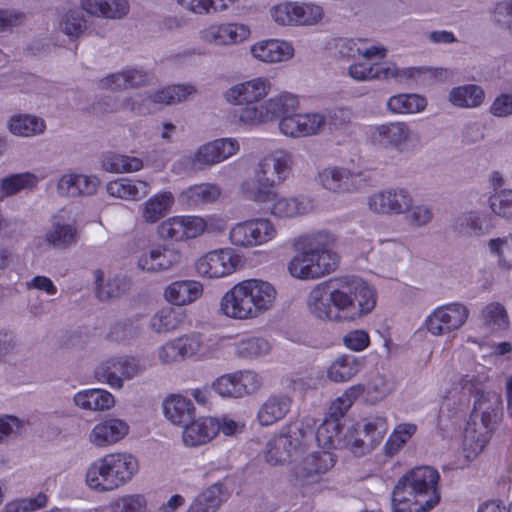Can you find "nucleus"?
<instances>
[{
	"mask_svg": "<svg viewBox=\"0 0 512 512\" xmlns=\"http://www.w3.org/2000/svg\"><path fill=\"white\" fill-rule=\"evenodd\" d=\"M307 305L319 319L355 321L375 308L376 291L360 277H336L316 285L308 295Z\"/></svg>",
	"mask_w": 512,
	"mask_h": 512,
	"instance_id": "1",
	"label": "nucleus"
},
{
	"mask_svg": "<svg viewBox=\"0 0 512 512\" xmlns=\"http://www.w3.org/2000/svg\"><path fill=\"white\" fill-rule=\"evenodd\" d=\"M334 243V236L326 231L300 236L295 242L296 255L288 264L289 273L300 280H316L334 272L339 265Z\"/></svg>",
	"mask_w": 512,
	"mask_h": 512,
	"instance_id": "2",
	"label": "nucleus"
},
{
	"mask_svg": "<svg viewBox=\"0 0 512 512\" xmlns=\"http://www.w3.org/2000/svg\"><path fill=\"white\" fill-rule=\"evenodd\" d=\"M276 295V289L267 281L244 280L224 294L220 311L233 319H253L273 306Z\"/></svg>",
	"mask_w": 512,
	"mask_h": 512,
	"instance_id": "3",
	"label": "nucleus"
},
{
	"mask_svg": "<svg viewBox=\"0 0 512 512\" xmlns=\"http://www.w3.org/2000/svg\"><path fill=\"white\" fill-rule=\"evenodd\" d=\"M293 160L290 153L279 150L260 160L254 178L241 184L244 196L257 203H268L276 198L274 188L289 175Z\"/></svg>",
	"mask_w": 512,
	"mask_h": 512,
	"instance_id": "4",
	"label": "nucleus"
},
{
	"mask_svg": "<svg viewBox=\"0 0 512 512\" xmlns=\"http://www.w3.org/2000/svg\"><path fill=\"white\" fill-rule=\"evenodd\" d=\"M138 468V461L131 454H108L88 468L86 483L91 489L100 492L112 491L129 482Z\"/></svg>",
	"mask_w": 512,
	"mask_h": 512,
	"instance_id": "5",
	"label": "nucleus"
},
{
	"mask_svg": "<svg viewBox=\"0 0 512 512\" xmlns=\"http://www.w3.org/2000/svg\"><path fill=\"white\" fill-rule=\"evenodd\" d=\"M314 428L308 423H290L285 432L272 438L267 444L266 461L272 465L289 463L313 439Z\"/></svg>",
	"mask_w": 512,
	"mask_h": 512,
	"instance_id": "6",
	"label": "nucleus"
},
{
	"mask_svg": "<svg viewBox=\"0 0 512 512\" xmlns=\"http://www.w3.org/2000/svg\"><path fill=\"white\" fill-rule=\"evenodd\" d=\"M242 266V255L229 247L210 251L195 262L197 273L209 279L228 276Z\"/></svg>",
	"mask_w": 512,
	"mask_h": 512,
	"instance_id": "7",
	"label": "nucleus"
},
{
	"mask_svg": "<svg viewBox=\"0 0 512 512\" xmlns=\"http://www.w3.org/2000/svg\"><path fill=\"white\" fill-rule=\"evenodd\" d=\"M143 371L144 366L140 360L132 356H121L102 362L95 370V377L111 388L121 389L124 380H130Z\"/></svg>",
	"mask_w": 512,
	"mask_h": 512,
	"instance_id": "8",
	"label": "nucleus"
},
{
	"mask_svg": "<svg viewBox=\"0 0 512 512\" xmlns=\"http://www.w3.org/2000/svg\"><path fill=\"white\" fill-rule=\"evenodd\" d=\"M412 203L411 193L402 187L379 190L367 198L369 210L385 216L401 215L411 208Z\"/></svg>",
	"mask_w": 512,
	"mask_h": 512,
	"instance_id": "9",
	"label": "nucleus"
},
{
	"mask_svg": "<svg viewBox=\"0 0 512 512\" xmlns=\"http://www.w3.org/2000/svg\"><path fill=\"white\" fill-rule=\"evenodd\" d=\"M276 229L268 219L259 218L236 224L229 233L232 244L241 247H254L271 241Z\"/></svg>",
	"mask_w": 512,
	"mask_h": 512,
	"instance_id": "10",
	"label": "nucleus"
},
{
	"mask_svg": "<svg viewBox=\"0 0 512 512\" xmlns=\"http://www.w3.org/2000/svg\"><path fill=\"white\" fill-rule=\"evenodd\" d=\"M411 136L409 126L400 121L373 126L369 132V140L373 146L399 153L405 150Z\"/></svg>",
	"mask_w": 512,
	"mask_h": 512,
	"instance_id": "11",
	"label": "nucleus"
},
{
	"mask_svg": "<svg viewBox=\"0 0 512 512\" xmlns=\"http://www.w3.org/2000/svg\"><path fill=\"white\" fill-rule=\"evenodd\" d=\"M440 500L439 495H431L430 498L419 496L418 491L401 477L395 485L392 493L393 512H428Z\"/></svg>",
	"mask_w": 512,
	"mask_h": 512,
	"instance_id": "12",
	"label": "nucleus"
},
{
	"mask_svg": "<svg viewBox=\"0 0 512 512\" xmlns=\"http://www.w3.org/2000/svg\"><path fill=\"white\" fill-rule=\"evenodd\" d=\"M467 307L460 303L448 304L437 308L426 320V327L433 335H443L457 330L468 318Z\"/></svg>",
	"mask_w": 512,
	"mask_h": 512,
	"instance_id": "13",
	"label": "nucleus"
},
{
	"mask_svg": "<svg viewBox=\"0 0 512 512\" xmlns=\"http://www.w3.org/2000/svg\"><path fill=\"white\" fill-rule=\"evenodd\" d=\"M388 425L384 417L373 416L365 418L362 424H357V436L349 442L355 455H363L374 449L387 433Z\"/></svg>",
	"mask_w": 512,
	"mask_h": 512,
	"instance_id": "14",
	"label": "nucleus"
},
{
	"mask_svg": "<svg viewBox=\"0 0 512 512\" xmlns=\"http://www.w3.org/2000/svg\"><path fill=\"white\" fill-rule=\"evenodd\" d=\"M206 228V223L196 216H177L163 221L158 226V234L164 240L183 241L196 238Z\"/></svg>",
	"mask_w": 512,
	"mask_h": 512,
	"instance_id": "15",
	"label": "nucleus"
},
{
	"mask_svg": "<svg viewBox=\"0 0 512 512\" xmlns=\"http://www.w3.org/2000/svg\"><path fill=\"white\" fill-rule=\"evenodd\" d=\"M326 124V118L320 113H291L281 118L280 131L293 138L307 137L320 133Z\"/></svg>",
	"mask_w": 512,
	"mask_h": 512,
	"instance_id": "16",
	"label": "nucleus"
},
{
	"mask_svg": "<svg viewBox=\"0 0 512 512\" xmlns=\"http://www.w3.org/2000/svg\"><path fill=\"white\" fill-rule=\"evenodd\" d=\"M239 150L238 141L232 138L216 139L202 145L194 156V166L202 169L212 166L235 155Z\"/></svg>",
	"mask_w": 512,
	"mask_h": 512,
	"instance_id": "17",
	"label": "nucleus"
},
{
	"mask_svg": "<svg viewBox=\"0 0 512 512\" xmlns=\"http://www.w3.org/2000/svg\"><path fill=\"white\" fill-rule=\"evenodd\" d=\"M334 465L333 455L327 451L314 452L304 457L292 468L295 479L302 484L317 480V476L325 473Z\"/></svg>",
	"mask_w": 512,
	"mask_h": 512,
	"instance_id": "18",
	"label": "nucleus"
},
{
	"mask_svg": "<svg viewBox=\"0 0 512 512\" xmlns=\"http://www.w3.org/2000/svg\"><path fill=\"white\" fill-rule=\"evenodd\" d=\"M319 184L333 193L352 192L359 188L360 174L343 167H327L318 174Z\"/></svg>",
	"mask_w": 512,
	"mask_h": 512,
	"instance_id": "19",
	"label": "nucleus"
},
{
	"mask_svg": "<svg viewBox=\"0 0 512 512\" xmlns=\"http://www.w3.org/2000/svg\"><path fill=\"white\" fill-rule=\"evenodd\" d=\"M271 83L267 78L257 77L231 87L225 94L226 100L235 105L258 103L270 91Z\"/></svg>",
	"mask_w": 512,
	"mask_h": 512,
	"instance_id": "20",
	"label": "nucleus"
},
{
	"mask_svg": "<svg viewBox=\"0 0 512 512\" xmlns=\"http://www.w3.org/2000/svg\"><path fill=\"white\" fill-rule=\"evenodd\" d=\"M181 252L171 246H158L142 255L138 260V266L148 272L166 271L179 264Z\"/></svg>",
	"mask_w": 512,
	"mask_h": 512,
	"instance_id": "21",
	"label": "nucleus"
},
{
	"mask_svg": "<svg viewBox=\"0 0 512 512\" xmlns=\"http://www.w3.org/2000/svg\"><path fill=\"white\" fill-rule=\"evenodd\" d=\"M250 30L241 24L211 25L201 32V38L213 45H232L248 38Z\"/></svg>",
	"mask_w": 512,
	"mask_h": 512,
	"instance_id": "22",
	"label": "nucleus"
},
{
	"mask_svg": "<svg viewBox=\"0 0 512 512\" xmlns=\"http://www.w3.org/2000/svg\"><path fill=\"white\" fill-rule=\"evenodd\" d=\"M181 360L187 358H211L218 349V344L212 339L198 332L185 334L176 339Z\"/></svg>",
	"mask_w": 512,
	"mask_h": 512,
	"instance_id": "23",
	"label": "nucleus"
},
{
	"mask_svg": "<svg viewBox=\"0 0 512 512\" xmlns=\"http://www.w3.org/2000/svg\"><path fill=\"white\" fill-rule=\"evenodd\" d=\"M219 432L218 418L203 417L185 426L183 441L187 446H199L211 441Z\"/></svg>",
	"mask_w": 512,
	"mask_h": 512,
	"instance_id": "24",
	"label": "nucleus"
},
{
	"mask_svg": "<svg viewBox=\"0 0 512 512\" xmlns=\"http://www.w3.org/2000/svg\"><path fill=\"white\" fill-rule=\"evenodd\" d=\"M128 431L129 426L126 422L119 419H108L93 428L90 441L97 447H106L124 438Z\"/></svg>",
	"mask_w": 512,
	"mask_h": 512,
	"instance_id": "25",
	"label": "nucleus"
},
{
	"mask_svg": "<svg viewBox=\"0 0 512 512\" xmlns=\"http://www.w3.org/2000/svg\"><path fill=\"white\" fill-rule=\"evenodd\" d=\"M402 477L418 491L419 496L430 498L431 495H439V473L430 466L416 467Z\"/></svg>",
	"mask_w": 512,
	"mask_h": 512,
	"instance_id": "26",
	"label": "nucleus"
},
{
	"mask_svg": "<svg viewBox=\"0 0 512 512\" xmlns=\"http://www.w3.org/2000/svg\"><path fill=\"white\" fill-rule=\"evenodd\" d=\"M96 284V297L106 302L126 294L131 288V279L125 275H116L104 282V273L98 269L94 271Z\"/></svg>",
	"mask_w": 512,
	"mask_h": 512,
	"instance_id": "27",
	"label": "nucleus"
},
{
	"mask_svg": "<svg viewBox=\"0 0 512 512\" xmlns=\"http://www.w3.org/2000/svg\"><path fill=\"white\" fill-rule=\"evenodd\" d=\"M251 53L259 61L277 63L289 60L293 56L294 49L288 42L271 39L253 45Z\"/></svg>",
	"mask_w": 512,
	"mask_h": 512,
	"instance_id": "28",
	"label": "nucleus"
},
{
	"mask_svg": "<svg viewBox=\"0 0 512 512\" xmlns=\"http://www.w3.org/2000/svg\"><path fill=\"white\" fill-rule=\"evenodd\" d=\"M45 239L54 248L63 250L77 243L78 232L73 223L62 216H54Z\"/></svg>",
	"mask_w": 512,
	"mask_h": 512,
	"instance_id": "29",
	"label": "nucleus"
},
{
	"mask_svg": "<svg viewBox=\"0 0 512 512\" xmlns=\"http://www.w3.org/2000/svg\"><path fill=\"white\" fill-rule=\"evenodd\" d=\"M272 202L271 213L279 218L302 216L314 210V202L307 196L276 197Z\"/></svg>",
	"mask_w": 512,
	"mask_h": 512,
	"instance_id": "30",
	"label": "nucleus"
},
{
	"mask_svg": "<svg viewBox=\"0 0 512 512\" xmlns=\"http://www.w3.org/2000/svg\"><path fill=\"white\" fill-rule=\"evenodd\" d=\"M203 285L198 281L184 280L171 283L165 289L167 301L178 306L187 305L201 297Z\"/></svg>",
	"mask_w": 512,
	"mask_h": 512,
	"instance_id": "31",
	"label": "nucleus"
},
{
	"mask_svg": "<svg viewBox=\"0 0 512 512\" xmlns=\"http://www.w3.org/2000/svg\"><path fill=\"white\" fill-rule=\"evenodd\" d=\"M292 400L287 395L270 396L260 407L257 417L262 426L272 425L290 411Z\"/></svg>",
	"mask_w": 512,
	"mask_h": 512,
	"instance_id": "32",
	"label": "nucleus"
},
{
	"mask_svg": "<svg viewBox=\"0 0 512 512\" xmlns=\"http://www.w3.org/2000/svg\"><path fill=\"white\" fill-rule=\"evenodd\" d=\"M150 190V185L146 181L121 178L110 181L106 186V191L110 196L125 199L138 200L145 197Z\"/></svg>",
	"mask_w": 512,
	"mask_h": 512,
	"instance_id": "33",
	"label": "nucleus"
},
{
	"mask_svg": "<svg viewBox=\"0 0 512 512\" xmlns=\"http://www.w3.org/2000/svg\"><path fill=\"white\" fill-rule=\"evenodd\" d=\"M227 493L222 483H215L200 493L186 512H216L226 501Z\"/></svg>",
	"mask_w": 512,
	"mask_h": 512,
	"instance_id": "34",
	"label": "nucleus"
},
{
	"mask_svg": "<svg viewBox=\"0 0 512 512\" xmlns=\"http://www.w3.org/2000/svg\"><path fill=\"white\" fill-rule=\"evenodd\" d=\"M501 411L502 401L500 396L495 392L487 391L475 398L471 415L475 418L482 419L484 422L497 423Z\"/></svg>",
	"mask_w": 512,
	"mask_h": 512,
	"instance_id": "35",
	"label": "nucleus"
},
{
	"mask_svg": "<svg viewBox=\"0 0 512 512\" xmlns=\"http://www.w3.org/2000/svg\"><path fill=\"white\" fill-rule=\"evenodd\" d=\"M74 403L85 410L103 411L114 406L113 395L103 389H89L78 392L74 396Z\"/></svg>",
	"mask_w": 512,
	"mask_h": 512,
	"instance_id": "36",
	"label": "nucleus"
},
{
	"mask_svg": "<svg viewBox=\"0 0 512 512\" xmlns=\"http://www.w3.org/2000/svg\"><path fill=\"white\" fill-rule=\"evenodd\" d=\"M174 204V196L169 191L155 194L143 206L142 217L147 223H156L165 217Z\"/></svg>",
	"mask_w": 512,
	"mask_h": 512,
	"instance_id": "37",
	"label": "nucleus"
},
{
	"mask_svg": "<svg viewBox=\"0 0 512 512\" xmlns=\"http://www.w3.org/2000/svg\"><path fill=\"white\" fill-rule=\"evenodd\" d=\"M496 424L484 422L471 415L464 432L465 442L470 443L473 450H482L489 441Z\"/></svg>",
	"mask_w": 512,
	"mask_h": 512,
	"instance_id": "38",
	"label": "nucleus"
},
{
	"mask_svg": "<svg viewBox=\"0 0 512 512\" xmlns=\"http://www.w3.org/2000/svg\"><path fill=\"white\" fill-rule=\"evenodd\" d=\"M164 413L174 424L186 426L193 418L194 406L185 397L172 396L164 402Z\"/></svg>",
	"mask_w": 512,
	"mask_h": 512,
	"instance_id": "39",
	"label": "nucleus"
},
{
	"mask_svg": "<svg viewBox=\"0 0 512 512\" xmlns=\"http://www.w3.org/2000/svg\"><path fill=\"white\" fill-rule=\"evenodd\" d=\"M221 189L212 183H202L188 187L184 190L179 200L188 206L195 207L201 204L210 203L219 198Z\"/></svg>",
	"mask_w": 512,
	"mask_h": 512,
	"instance_id": "40",
	"label": "nucleus"
},
{
	"mask_svg": "<svg viewBox=\"0 0 512 512\" xmlns=\"http://www.w3.org/2000/svg\"><path fill=\"white\" fill-rule=\"evenodd\" d=\"M9 131L17 136L32 137L42 134L46 129L45 121L29 114H17L8 121Z\"/></svg>",
	"mask_w": 512,
	"mask_h": 512,
	"instance_id": "41",
	"label": "nucleus"
},
{
	"mask_svg": "<svg viewBox=\"0 0 512 512\" xmlns=\"http://www.w3.org/2000/svg\"><path fill=\"white\" fill-rule=\"evenodd\" d=\"M485 98L484 90L474 84L455 87L449 94L450 102L458 107L475 108L480 106Z\"/></svg>",
	"mask_w": 512,
	"mask_h": 512,
	"instance_id": "42",
	"label": "nucleus"
},
{
	"mask_svg": "<svg viewBox=\"0 0 512 512\" xmlns=\"http://www.w3.org/2000/svg\"><path fill=\"white\" fill-rule=\"evenodd\" d=\"M264 103L265 115L268 116L269 121L294 113L299 104L297 97L288 92L274 96Z\"/></svg>",
	"mask_w": 512,
	"mask_h": 512,
	"instance_id": "43",
	"label": "nucleus"
},
{
	"mask_svg": "<svg viewBox=\"0 0 512 512\" xmlns=\"http://www.w3.org/2000/svg\"><path fill=\"white\" fill-rule=\"evenodd\" d=\"M146 79L147 77L143 72L129 69L107 76L101 80V85L103 88L110 90L128 89L143 84Z\"/></svg>",
	"mask_w": 512,
	"mask_h": 512,
	"instance_id": "44",
	"label": "nucleus"
},
{
	"mask_svg": "<svg viewBox=\"0 0 512 512\" xmlns=\"http://www.w3.org/2000/svg\"><path fill=\"white\" fill-rule=\"evenodd\" d=\"M427 105L424 97L418 94L394 95L387 101V108L395 114L418 113Z\"/></svg>",
	"mask_w": 512,
	"mask_h": 512,
	"instance_id": "45",
	"label": "nucleus"
},
{
	"mask_svg": "<svg viewBox=\"0 0 512 512\" xmlns=\"http://www.w3.org/2000/svg\"><path fill=\"white\" fill-rule=\"evenodd\" d=\"M361 362L352 355L337 358L328 370V377L333 382H346L360 370Z\"/></svg>",
	"mask_w": 512,
	"mask_h": 512,
	"instance_id": "46",
	"label": "nucleus"
},
{
	"mask_svg": "<svg viewBox=\"0 0 512 512\" xmlns=\"http://www.w3.org/2000/svg\"><path fill=\"white\" fill-rule=\"evenodd\" d=\"M38 182L39 178L31 172L12 174L0 182L1 197H8L22 190L33 189Z\"/></svg>",
	"mask_w": 512,
	"mask_h": 512,
	"instance_id": "47",
	"label": "nucleus"
},
{
	"mask_svg": "<svg viewBox=\"0 0 512 512\" xmlns=\"http://www.w3.org/2000/svg\"><path fill=\"white\" fill-rule=\"evenodd\" d=\"M148 102V96L144 97L142 95L119 99H112L110 97L104 99V103L109 106V112L131 111L136 115H145L149 112Z\"/></svg>",
	"mask_w": 512,
	"mask_h": 512,
	"instance_id": "48",
	"label": "nucleus"
},
{
	"mask_svg": "<svg viewBox=\"0 0 512 512\" xmlns=\"http://www.w3.org/2000/svg\"><path fill=\"white\" fill-rule=\"evenodd\" d=\"M184 320L181 310L175 308H163L150 320V327L157 333H165L175 330Z\"/></svg>",
	"mask_w": 512,
	"mask_h": 512,
	"instance_id": "49",
	"label": "nucleus"
},
{
	"mask_svg": "<svg viewBox=\"0 0 512 512\" xmlns=\"http://www.w3.org/2000/svg\"><path fill=\"white\" fill-rule=\"evenodd\" d=\"M193 92L194 88L192 86H170L148 95V100L150 103L172 105L185 100Z\"/></svg>",
	"mask_w": 512,
	"mask_h": 512,
	"instance_id": "50",
	"label": "nucleus"
},
{
	"mask_svg": "<svg viewBox=\"0 0 512 512\" xmlns=\"http://www.w3.org/2000/svg\"><path fill=\"white\" fill-rule=\"evenodd\" d=\"M110 512H149L148 501L142 494H128L109 505Z\"/></svg>",
	"mask_w": 512,
	"mask_h": 512,
	"instance_id": "51",
	"label": "nucleus"
},
{
	"mask_svg": "<svg viewBox=\"0 0 512 512\" xmlns=\"http://www.w3.org/2000/svg\"><path fill=\"white\" fill-rule=\"evenodd\" d=\"M340 432V422L325 418L316 432L314 431L313 438L317 440L319 446L329 449L336 446L335 443L339 441Z\"/></svg>",
	"mask_w": 512,
	"mask_h": 512,
	"instance_id": "52",
	"label": "nucleus"
},
{
	"mask_svg": "<svg viewBox=\"0 0 512 512\" xmlns=\"http://www.w3.org/2000/svg\"><path fill=\"white\" fill-rule=\"evenodd\" d=\"M454 229L465 235L482 236L485 234L480 214L473 211L460 215L455 220Z\"/></svg>",
	"mask_w": 512,
	"mask_h": 512,
	"instance_id": "53",
	"label": "nucleus"
},
{
	"mask_svg": "<svg viewBox=\"0 0 512 512\" xmlns=\"http://www.w3.org/2000/svg\"><path fill=\"white\" fill-rule=\"evenodd\" d=\"M416 431V426L412 424H402L392 433L384 446V453L387 456H394L408 441Z\"/></svg>",
	"mask_w": 512,
	"mask_h": 512,
	"instance_id": "54",
	"label": "nucleus"
},
{
	"mask_svg": "<svg viewBox=\"0 0 512 512\" xmlns=\"http://www.w3.org/2000/svg\"><path fill=\"white\" fill-rule=\"evenodd\" d=\"M270 348V344L264 338L251 337L241 340L236 346V351L240 357L254 358L267 354Z\"/></svg>",
	"mask_w": 512,
	"mask_h": 512,
	"instance_id": "55",
	"label": "nucleus"
},
{
	"mask_svg": "<svg viewBox=\"0 0 512 512\" xmlns=\"http://www.w3.org/2000/svg\"><path fill=\"white\" fill-rule=\"evenodd\" d=\"M237 110L239 120L250 126H256L269 121L265 115V103H244Z\"/></svg>",
	"mask_w": 512,
	"mask_h": 512,
	"instance_id": "56",
	"label": "nucleus"
},
{
	"mask_svg": "<svg viewBox=\"0 0 512 512\" xmlns=\"http://www.w3.org/2000/svg\"><path fill=\"white\" fill-rule=\"evenodd\" d=\"M382 73L383 63L369 65L366 62H359L352 64L348 69L349 76L358 81L382 80V77H385Z\"/></svg>",
	"mask_w": 512,
	"mask_h": 512,
	"instance_id": "57",
	"label": "nucleus"
},
{
	"mask_svg": "<svg viewBox=\"0 0 512 512\" xmlns=\"http://www.w3.org/2000/svg\"><path fill=\"white\" fill-rule=\"evenodd\" d=\"M489 377L485 368H482V371H477L473 373H469L464 375L460 381L459 385L463 390H466L469 394H473L476 397L480 396L482 393L486 391V382Z\"/></svg>",
	"mask_w": 512,
	"mask_h": 512,
	"instance_id": "58",
	"label": "nucleus"
},
{
	"mask_svg": "<svg viewBox=\"0 0 512 512\" xmlns=\"http://www.w3.org/2000/svg\"><path fill=\"white\" fill-rule=\"evenodd\" d=\"M61 30L71 38H78L87 28L86 20L79 11H69L60 22Z\"/></svg>",
	"mask_w": 512,
	"mask_h": 512,
	"instance_id": "59",
	"label": "nucleus"
},
{
	"mask_svg": "<svg viewBox=\"0 0 512 512\" xmlns=\"http://www.w3.org/2000/svg\"><path fill=\"white\" fill-rule=\"evenodd\" d=\"M322 7L310 3H297L295 25H315L323 17Z\"/></svg>",
	"mask_w": 512,
	"mask_h": 512,
	"instance_id": "60",
	"label": "nucleus"
},
{
	"mask_svg": "<svg viewBox=\"0 0 512 512\" xmlns=\"http://www.w3.org/2000/svg\"><path fill=\"white\" fill-rule=\"evenodd\" d=\"M482 319L487 325L502 328L508 326V315L505 307L498 302H492L485 306L481 313Z\"/></svg>",
	"mask_w": 512,
	"mask_h": 512,
	"instance_id": "61",
	"label": "nucleus"
},
{
	"mask_svg": "<svg viewBox=\"0 0 512 512\" xmlns=\"http://www.w3.org/2000/svg\"><path fill=\"white\" fill-rule=\"evenodd\" d=\"M488 245L490 251L498 257L502 267L510 268L512 266V239L495 238L489 240Z\"/></svg>",
	"mask_w": 512,
	"mask_h": 512,
	"instance_id": "62",
	"label": "nucleus"
},
{
	"mask_svg": "<svg viewBox=\"0 0 512 512\" xmlns=\"http://www.w3.org/2000/svg\"><path fill=\"white\" fill-rule=\"evenodd\" d=\"M46 503V495L40 493L34 498H25L6 504L4 512H30L35 509L44 507Z\"/></svg>",
	"mask_w": 512,
	"mask_h": 512,
	"instance_id": "63",
	"label": "nucleus"
},
{
	"mask_svg": "<svg viewBox=\"0 0 512 512\" xmlns=\"http://www.w3.org/2000/svg\"><path fill=\"white\" fill-rule=\"evenodd\" d=\"M490 207L495 214L512 219V191H502L491 197Z\"/></svg>",
	"mask_w": 512,
	"mask_h": 512,
	"instance_id": "64",
	"label": "nucleus"
}]
</instances>
